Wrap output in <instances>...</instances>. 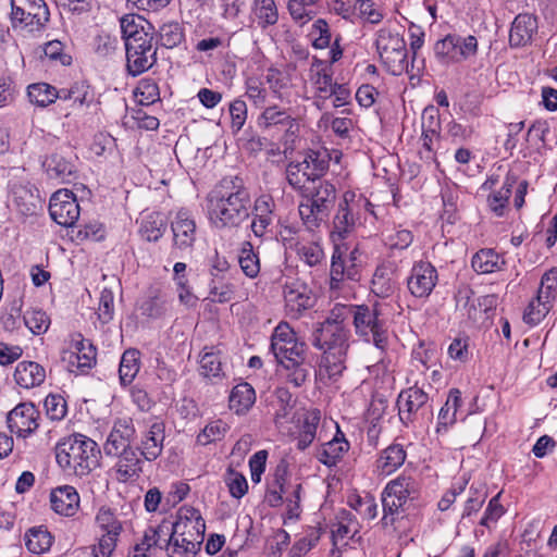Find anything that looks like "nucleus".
<instances>
[{
    "label": "nucleus",
    "instance_id": "obj_1",
    "mask_svg": "<svg viewBox=\"0 0 557 557\" xmlns=\"http://www.w3.org/2000/svg\"><path fill=\"white\" fill-rule=\"evenodd\" d=\"M250 191L238 176L224 177L206 197L208 221L219 231L239 228L250 218Z\"/></svg>",
    "mask_w": 557,
    "mask_h": 557
},
{
    "label": "nucleus",
    "instance_id": "obj_2",
    "mask_svg": "<svg viewBox=\"0 0 557 557\" xmlns=\"http://www.w3.org/2000/svg\"><path fill=\"white\" fill-rule=\"evenodd\" d=\"M270 350L278 374L287 384L301 387L308 380L310 363L307 361V344L301 341L287 322H280L271 335Z\"/></svg>",
    "mask_w": 557,
    "mask_h": 557
},
{
    "label": "nucleus",
    "instance_id": "obj_3",
    "mask_svg": "<svg viewBox=\"0 0 557 557\" xmlns=\"http://www.w3.org/2000/svg\"><path fill=\"white\" fill-rule=\"evenodd\" d=\"M120 26L125 44L126 71L133 77L139 76L157 62L154 27L134 14L123 15L120 18Z\"/></svg>",
    "mask_w": 557,
    "mask_h": 557
},
{
    "label": "nucleus",
    "instance_id": "obj_4",
    "mask_svg": "<svg viewBox=\"0 0 557 557\" xmlns=\"http://www.w3.org/2000/svg\"><path fill=\"white\" fill-rule=\"evenodd\" d=\"M205 520L198 509L183 506L172 523L170 557H194L203 542Z\"/></svg>",
    "mask_w": 557,
    "mask_h": 557
},
{
    "label": "nucleus",
    "instance_id": "obj_5",
    "mask_svg": "<svg viewBox=\"0 0 557 557\" xmlns=\"http://www.w3.org/2000/svg\"><path fill=\"white\" fill-rule=\"evenodd\" d=\"M350 337L348 326L317 327L312 345L323 351L322 362L330 379L341 376L346 369Z\"/></svg>",
    "mask_w": 557,
    "mask_h": 557
},
{
    "label": "nucleus",
    "instance_id": "obj_6",
    "mask_svg": "<svg viewBox=\"0 0 557 557\" xmlns=\"http://www.w3.org/2000/svg\"><path fill=\"white\" fill-rule=\"evenodd\" d=\"M355 333L358 337L377 349L385 351L388 346V327L382 317L381 304L355 305L352 317Z\"/></svg>",
    "mask_w": 557,
    "mask_h": 557
},
{
    "label": "nucleus",
    "instance_id": "obj_7",
    "mask_svg": "<svg viewBox=\"0 0 557 557\" xmlns=\"http://www.w3.org/2000/svg\"><path fill=\"white\" fill-rule=\"evenodd\" d=\"M373 205L361 194L346 190L338 203V209L333 218L331 239L334 244L344 240L355 230L361 211H368L374 215Z\"/></svg>",
    "mask_w": 557,
    "mask_h": 557
},
{
    "label": "nucleus",
    "instance_id": "obj_8",
    "mask_svg": "<svg viewBox=\"0 0 557 557\" xmlns=\"http://www.w3.org/2000/svg\"><path fill=\"white\" fill-rule=\"evenodd\" d=\"M375 47L380 61L388 73L395 76L409 73L406 41L399 33L389 27L379 29Z\"/></svg>",
    "mask_w": 557,
    "mask_h": 557
},
{
    "label": "nucleus",
    "instance_id": "obj_9",
    "mask_svg": "<svg viewBox=\"0 0 557 557\" xmlns=\"http://www.w3.org/2000/svg\"><path fill=\"white\" fill-rule=\"evenodd\" d=\"M49 9L44 0H11V23L23 35H36L47 26Z\"/></svg>",
    "mask_w": 557,
    "mask_h": 557
},
{
    "label": "nucleus",
    "instance_id": "obj_10",
    "mask_svg": "<svg viewBox=\"0 0 557 557\" xmlns=\"http://www.w3.org/2000/svg\"><path fill=\"white\" fill-rule=\"evenodd\" d=\"M429 399V394L423 388L418 387L417 382L413 386L401 391L397 397L400 422L408 428L432 416Z\"/></svg>",
    "mask_w": 557,
    "mask_h": 557
},
{
    "label": "nucleus",
    "instance_id": "obj_11",
    "mask_svg": "<svg viewBox=\"0 0 557 557\" xmlns=\"http://www.w3.org/2000/svg\"><path fill=\"white\" fill-rule=\"evenodd\" d=\"M257 126L263 132L282 133L286 141L293 140L299 131L293 110L278 104L265 106L257 117Z\"/></svg>",
    "mask_w": 557,
    "mask_h": 557
},
{
    "label": "nucleus",
    "instance_id": "obj_12",
    "mask_svg": "<svg viewBox=\"0 0 557 557\" xmlns=\"http://www.w3.org/2000/svg\"><path fill=\"white\" fill-rule=\"evenodd\" d=\"M456 301L457 308L475 325H485L497 307L496 295L474 297V292L469 287L458 290Z\"/></svg>",
    "mask_w": 557,
    "mask_h": 557
},
{
    "label": "nucleus",
    "instance_id": "obj_13",
    "mask_svg": "<svg viewBox=\"0 0 557 557\" xmlns=\"http://www.w3.org/2000/svg\"><path fill=\"white\" fill-rule=\"evenodd\" d=\"M421 482L410 473L403 472L387 482L381 493V500L398 507L410 508L421 497Z\"/></svg>",
    "mask_w": 557,
    "mask_h": 557
},
{
    "label": "nucleus",
    "instance_id": "obj_14",
    "mask_svg": "<svg viewBox=\"0 0 557 557\" xmlns=\"http://www.w3.org/2000/svg\"><path fill=\"white\" fill-rule=\"evenodd\" d=\"M283 297L286 314L292 319H299L305 311L313 308L317 301L312 289L298 278L285 282Z\"/></svg>",
    "mask_w": 557,
    "mask_h": 557
},
{
    "label": "nucleus",
    "instance_id": "obj_15",
    "mask_svg": "<svg viewBox=\"0 0 557 557\" xmlns=\"http://www.w3.org/2000/svg\"><path fill=\"white\" fill-rule=\"evenodd\" d=\"M100 449L98 444L79 433L72 434V468L76 475L83 476L98 467Z\"/></svg>",
    "mask_w": 557,
    "mask_h": 557
},
{
    "label": "nucleus",
    "instance_id": "obj_16",
    "mask_svg": "<svg viewBox=\"0 0 557 557\" xmlns=\"http://www.w3.org/2000/svg\"><path fill=\"white\" fill-rule=\"evenodd\" d=\"M438 281L436 268L429 261L413 263L407 277V287L416 298H426L431 295Z\"/></svg>",
    "mask_w": 557,
    "mask_h": 557
},
{
    "label": "nucleus",
    "instance_id": "obj_17",
    "mask_svg": "<svg viewBox=\"0 0 557 557\" xmlns=\"http://www.w3.org/2000/svg\"><path fill=\"white\" fill-rule=\"evenodd\" d=\"M360 267L358 263H349L346 258V250L341 244H334V250L330 267V289L341 290L345 281H359Z\"/></svg>",
    "mask_w": 557,
    "mask_h": 557
},
{
    "label": "nucleus",
    "instance_id": "obj_18",
    "mask_svg": "<svg viewBox=\"0 0 557 557\" xmlns=\"http://www.w3.org/2000/svg\"><path fill=\"white\" fill-rule=\"evenodd\" d=\"M309 81L313 88L314 104L322 110L326 100H329V92L335 84L331 66H327L325 61L314 57L309 69Z\"/></svg>",
    "mask_w": 557,
    "mask_h": 557
},
{
    "label": "nucleus",
    "instance_id": "obj_19",
    "mask_svg": "<svg viewBox=\"0 0 557 557\" xmlns=\"http://www.w3.org/2000/svg\"><path fill=\"white\" fill-rule=\"evenodd\" d=\"M173 248L181 251L191 250L197 238V225L193 214L181 209L171 222Z\"/></svg>",
    "mask_w": 557,
    "mask_h": 557
},
{
    "label": "nucleus",
    "instance_id": "obj_20",
    "mask_svg": "<svg viewBox=\"0 0 557 557\" xmlns=\"http://www.w3.org/2000/svg\"><path fill=\"white\" fill-rule=\"evenodd\" d=\"M275 201L269 194H262L251 201L250 228L256 237H264L271 233L274 221Z\"/></svg>",
    "mask_w": 557,
    "mask_h": 557
},
{
    "label": "nucleus",
    "instance_id": "obj_21",
    "mask_svg": "<svg viewBox=\"0 0 557 557\" xmlns=\"http://www.w3.org/2000/svg\"><path fill=\"white\" fill-rule=\"evenodd\" d=\"M39 413L30 403L18 404L7 416V424L11 433L18 437H26L38 428Z\"/></svg>",
    "mask_w": 557,
    "mask_h": 557
},
{
    "label": "nucleus",
    "instance_id": "obj_22",
    "mask_svg": "<svg viewBox=\"0 0 557 557\" xmlns=\"http://www.w3.org/2000/svg\"><path fill=\"white\" fill-rule=\"evenodd\" d=\"M135 433L136 430L132 418L124 417L115 419L104 444V453L108 456H117L122 450L131 448L129 443L135 436Z\"/></svg>",
    "mask_w": 557,
    "mask_h": 557
},
{
    "label": "nucleus",
    "instance_id": "obj_23",
    "mask_svg": "<svg viewBox=\"0 0 557 557\" xmlns=\"http://www.w3.org/2000/svg\"><path fill=\"white\" fill-rule=\"evenodd\" d=\"M294 70L289 65L283 69L272 65L265 70L264 82L269 91L282 102L290 95V89L294 87Z\"/></svg>",
    "mask_w": 557,
    "mask_h": 557
},
{
    "label": "nucleus",
    "instance_id": "obj_24",
    "mask_svg": "<svg viewBox=\"0 0 557 557\" xmlns=\"http://www.w3.org/2000/svg\"><path fill=\"white\" fill-rule=\"evenodd\" d=\"M350 444L346 440L345 434L336 424V433L334 437L317 447L314 457L324 466L335 467L349 450Z\"/></svg>",
    "mask_w": 557,
    "mask_h": 557
},
{
    "label": "nucleus",
    "instance_id": "obj_25",
    "mask_svg": "<svg viewBox=\"0 0 557 557\" xmlns=\"http://www.w3.org/2000/svg\"><path fill=\"white\" fill-rule=\"evenodd\" d=\"M382 502L383 516L380 520L381 528L387 534H393L398 537L407 534L408 518L406 511L409 508L398 507L395 504L384 500Z\"/></svg>",
    "mask_w": 557,
    "mask_h": 557
},
{
    "label": "nucleus",
    "instance_id": "obj_26",
    "mask_svg": "<svg viewBox=\"0 0 557 557\" xmlns=\"http://www.w3.org/2000/svg\"><path fill=\"white\" fill-rule=\"evenodd\" d=\"M406 459L405 446L394 442L379 453L375 460V471L379 475H391L405 463Z\"/></svg>",
    "mask_w": 557,
    "mask_h": 557
},
{
    "label": "nucleus",
    "instance_id": "obj_27",
    "mask_svg": "<svg viewBox=\"0 0 557 557\" xmlns=\"http://www.w3.org/2000/svg\"><path fill=\"white\" fill-rule=\"evenodd\" d=\"M537 32V20L529 13L518 14L511 23L509 45L512 48L527 46Z\"/></svg>",
    "mask_w": 557,
    "mask_h": 557
},
{
    "label": "nucleus",
    "instance_id": "obj_28",
    "mask_svg": "<svg viewBox=\"0 0 557 557\" xmlns=\"http://www.w3.org/2000/svg\"><path fill=\"white\" fill-rule=\"evenodd\" d=\"M165 425L161 421L153 422L141 436L139 450L147 461L156 460L163 450Z\"/></svg>",
    "mask_w": 557,
    "mask_h": 557
},
{
    "label": "nucleus",
    "instance_id": "obj_29",
    "mask_svg": "<svg viewBox=\"0 0 557 557\" xmlns=\"http://www.w3.org/2000/svg\"><path fill=\"white\" fill-rule=\"evenodd\" d=\"M395 272L396 268L392 262L379 264L371 280V292L380 298L391 297L397 288Z\"/></svg>",
    "mask_w": 557,
    "mask_h": 557
},
{
    "label": "nucleus",
    "instance_id": "obj_30",
    "mask_svg": "<svg viewBox=\"0 0 557 557\" xmlns=\"http://www.w3.org/2000/svg\"><path fill=\"white\" fill-rule=\"evenodd\" d=\"M250 20L258 28L265 30L275 26L280 20L275 0H251Z\"/></svg>",
    "mask_w": 557,
    "mask_h": 557
},
{
    "label": "nucleus",
    "instance_id": "obj_31",
    "mask_svg": "<svg viewBox=\"0 0 557 557\" xmlns=\"http://www.w3.org/2000/svg\"><path fill=\"white\" fill-rule=\"evenodd\" d=\"M13 203L24 215H33L41 207L38 189L30 184H17L12 187Z\"/></svg>",
    "mask_w": 557,
    "mask_h": 557
},
{
    "label": "nucleus",
    "instance_id": "obj_32",
    "mask_svg": "<svg viewBox=\"0 0 557 557\" xmlns=\"http://www.w3.org/2000/svg\"><path fill=\"white\" fill-rule=\"evenodd\" d=\"M503 255L493 248H481L471 258V267L478 274H492L506 268Z\"/></svg>",
    "mask_w": 557,
    "mask_h": 557
},
{
    "label": "nucleus",
    "instance_id": "obj_33",
    "mask_svg": "<svg viewBox=\"0 0 557 557\" xmlns=\"http://www.w3.org/2000/svg\"><path fill=\"white\" fill-rule=\"evenodd\" d=\"M46 379V370L35 361H21L14 371V380L23 388L41 385Z\"/></svg>",
    "mask_w": 557,
    "mask_h": 557
},
{
    "label": "nucleus",
    "instance_id": "obj_34",
    "mask_svg": "<svg viewBox=\"0 0 557 557\" xmlns=\"http://www.w3.org/2000/svg\"><path fill=\"white\" fill-rule=\"evenodd\" d=\"M117 456V480L121 482H128L138 479L143 472L144 461L139 458L137 453L131 447L122 450Z\"/></svg>",
    "mask_w": 557,
    "mask_h": 557
},
{
    "label": "nucleus",
    "instance_id": "obj_35",
    "mask_svg": "<svg viewBox=\"0 0 557 557\" xmlns=\"http://www.w3.org/2000/svg\"><path fill=\"white\" fill-rule=\"evenodd\" d=\"M199 373L210 380H222L224 377L221 361V349L219 346H206L200 354Z\"/></svg>",
    "mask_w": 557,
    "mask_h": 557
},
{
    "label": "nucleus",
    "instance_id": "obj_36",
    "mask_svg": "<svg viewBox=\"0 0 557 557\" xmlns=\"http://www.w3.org/2000/svg\"><path fill=\"white\" fill-rule=\"evenodd\" d=\"M462 406L461 392L458 388H451L448 392L447 399L441 408L437 417L436 432H447L457 421V411Z\"/></svg>",
    "mask_w": 557,
    "mask_h": 557
},
{
    "label": "nucleus",
    "instance_id": "obj_37",
    "mask_svg": "<svg viewBox=\"0 0 557 557\" xmlns=\"http://www.w3.org/2000/svg\"><path fill=\"white\" fill-rule=\"evenodd\" d=\"M79 339H75V355L76 362L72 361V367L75 366L76 374H87L97 363V348L89 339H85L81 334L77 335Z\"/></svg>",
    "mask_w": 557,
    "mask_h": 557
},
{
    "label": "nucleus",
    "instance_id": "obj_38",
    "mask_svg": "<svg viewBox=\"0 0 557 557\" xmlns=\"http://www.w3.org/2000/svg\"><path fill=\"white\" fill-rule=\"evenodd\" d=\"M256 403L255 388L247 382L235 385L228 397V406L236 414L247 413Z\"/></svg>",
    "mask_w": 557,
    "mask_h": 557
},
{
    "label": "nucleus",
    "instance_id": "obj_39",
    "mask_svg": "<svg viewBox=\"0 0 557 557\" xmlns=\"http://www.w3.org/2000/svg\"><path fill=\"white\" fill-rule=\"evenodd\" d=\"M166 231V222L160 212H150L141 216L138 234L145 242H158Z\"/></svg>",
    "mask_w": 557,
    "mask_h": 557
},
{
    "label": "nucleus",
    "instance_id": "obj_40",
    "mask_svg": "<svg viewBox=\"0 0 557 557\" xmlns=\"http://www.w3.org/2000/svg\"><path fill=\"white\" fill-rule=\"evenodd\" d=\"M298 212L302 225L310 232L319 230L330 216V212L318 207L306 197H302L298 206Z\"/></svg>",
    "mask_w": 557,
    "mask_h": 557
},
{
    "label": "nucleus",
    "instance_id": "obj_41",
    "mask_svg": "<svg viewBox=\"0 0 557 557\" xmlns=\"http://www.w3.org/2000/svg\"><path fill=\"white\" fill-rule=\"evenodd\" d=\"M51 219L65 228L70 227V189L62 188L52 194L49 203Z\"/></svg>",
    "mask_w": 557,
    "mask_h": 557
},
{
    "label": "nucleus",
    "instance_id": "obj_42",
    "mask_svg": "<svg viewBox=\"0 0 557 557\" xmlns=\"http://www.w3.org/2000/svg\"><path fill=\"white\" fill-rule=\"evenodd\" d=\"M336 195L334 184L329 181H319L304 197L331 213L336 201Z\"/></svg>",
    "mask_w": 557,
    "mask_h": 557
},
{
    "label": "nucleus",
    "instance_id": "obj_43",
    "mask_svg": "<svg viewBox=\"0 0 557 557\" xmlns=\"http://www.w3.org/2000/svg\"><path fill=\"white\" fill-rule=\"evenodd\" d=\"M140 357L141 354L136 348H128L122 354L119 367L121 385L126 386L134 381L141 367Z\"/></svg>",
    "mask_w": 557,
    "mask_h": 557
},
{
    "label": "nucleus",
    "instance_id": "obj_44",
    "mask_svg": "<svg viewBox=\"0 0 557 557\" xmlns=\"http://www.w3.org/2000/svg\"><path fill=\"white\" fill-rule=\"evenodd\" d=\"M517 183V177L515 175L508 174L505 177L503 186L488 195L487 197V206L490 210L496 215V216H504L505 210L507 208L509 198L512 193V187Z\"/></svg>",
    "mask_w": 557,
    "mask_h": 557
},
{
    "label": "nucleus",
    "instance_id": "obj_45",
    "mask_svg": "<svg viewBox=\"0 0 557 557\" xmlns=\"http://www.w3.org/2000/svg\"><path fill=\"white\" fill-rule=\"evenodd\" d=\"M171 532L172 525L163 522L157 528L149 527L145 531L141 540L146 544H150V547H153L156 553L158 549L166 548L168 554L170 555V548H172Z\"/></svg>",
    "mask_w": 557,
    "mask_h": 557
},
{
    "label": "nucleus",
    "instance_id": "obj_46",
    "mask_svg": "<svg viewBox=\"0 0 557 557\" xmlns=\"http://www.w3.org/2000/svg\"><path fill=\"white\" fill-rule=\"evenodd\" d=\"M320 419L321 418H320L319 410L308 412L305 416L302 424L300 425V430L296 437V440H297L296 446L299 450L307 449L315 440L317 430H318V425L320 423Z\"/></svg>",
    "mask_w": 557,
    "mask_h": 557
},
{
    "label": "nucleus",
    "instance_id": "obj_47",
    "mask_svg": "<svg viewBox=\"0 0 557 557\" xmlns=\"http://www.w3.org/2000/svg\"><path fill=\"white\" fill-rule=\"evenodd\" d=\"M72 107L78 112L84 113V107L87 113L95 115L98 110V104L95 102L94 94L89 90V86L84 82H76L72 86Z\"/></svg>",
    "mask_w": 557,
    "mask_h": 557
},
{
    "label": "nucleus",
    "instance_id": "obj_48",
    "mask_svg": "<svg viewBox=\"0 0 557 557\" xmlns=\"http://www.w3.org/2000/svg\"><path fill=\"white\" fill-rule=\"evenodd\" d=\"M25 545L33 554H42L47 552L52 545V535L42 525L30 528L25 533Z\"/></svg>",
    "mask_w": 557,
    "mask_h": 557
},
{
    "label": "nucleus",
    "instance_id": "obj_49",
    "mask_svg": "<svg viewBox=\"0 0 557 557\" xmlns=\"http://www.w3.org/2000/svg\"><path fill=\"white\" fill-rule=\"evenodd\" d=\"M238 264L243 273L249 278H256L260 273V259L250 242L245 240L242 244L238 253Z\"/></svg>",
    "mask_w": 557,
    "mask_h": 557
},
{
    "label": "nucleus",
    "instance_id": "obj_50",
    "mask_svg": "<svg viewBox=\"0 0 557 557\" xmlns=\"http://www.w3.org/2000/svg\"><path fill=\"white\" fill-rule=\"evenodd\" d=\"M269 88L265 82L257 76H249L245 81V96L256 109H263L269 98Z\"/></svg>",
    "mask_w": 557,
    "mask_h": 557
},
{
    "label": "nucleus",
    "instance_id": "obj_51",
    "mask_svg": "<svg viewBox=\"0 0 557 557\" xmlns=\"http://www.w3.org/2000/svg\"><path fill=\"white\" fill-rule=\"evenodd\" d=\"M96 523L103 534L119 537L123 531V523L113 509L100 507L96 516Z\"/></svg>",
    "mask_w": 557,
    "mask_h": 557
},
{
    "label": "nucleus",
    "instance_id": "obj_52",
    "mask_svg": "<svg viewBox=\"0 0 557 557\" xmlns=\"http://www.w3.org/2000/svg\"><path fill=\"white\" fill-rule=\"evenodd\" d=\"M459 42V35L448 34L436 41L434 53L437 61L444 65L456 64V45Z\"/></svg>",
    "mask_w": 557,
    "mask_h": 557
},
{
    "label": "nucleus",
    "instance_id": "obj_53",
    "mask_svg": "<svg viewBox=\"0 0 557 557\" xmlns=\"http://www.w3.org/2000/svg\"><path fill=\"white\" fill-rule=\"evenodd\" d=\"M27 95L30 102L39 106L47 107L54 102L57 98H61L55 87L47 83H35L28 86Z\"/></svg>",
    "mask_w": 557,
    "mask_h": 557
},
{
    "label": "nucleus",
    "instance_id": "obj_54",
    "mask_svg": "<svg viewBox=\"0 0 557 557\" xmlns=\"http://www.w3.org/2000/svg\"><path fill=\"white\" fill-rule=\"evenodd\" d=\"M228 430V424L221 419L210 421L197 435L196 443L201 446H207L211 443L222 441Z\"/></svg>",
    "mask_w": 557,
    "mask_h": 557
},
{
    "label": "nucleus",
    "instance_id": "obj_55",
    "mask_svg": "<svg viewBox=\"0 0 557 557\" xmlns=\"http://www.w3.org/2000/svg\"><path fill=\"white\" fill-rule=\"evenodd\" d=\"M115 148V139L108 133H97L87 146V158L97 159L112 153Z\"/></svg>",
    "mask_w": 557,
    "mask_h": 557
},
{
    "label": "nucleus",
    "instance_id": "obj_56",
    "mask_svg": "<svg viewBox=\"0 0 557 557\" xmlns=\"http://www.w3.org/2000/svg\"><path fill=\"white\" fill-rule=\"evenodd\" d=\"M309 38L314 49H326L332 42V32L329 23L324 18H318L313 22Z\"/></svg>",
    "mask_w": 557,
    "mask_h": 557
},
{
    "label": "nucleus",
    "instance_id": "obj_57",
    "mask_svg": "<svg viewBox=\"0 0 557 557\" xmlns=\"http://www.w3.org/2000/svg\"><path fill=\"white\" fill-rule=\"evenodd\" d=\"M135 97L141 106H150L160 100V89L152 78H143L134 90Z\"/></svg>",
    "mask_w": 557,
    "mask_h": 557
},
{
    "label": "nucleus",
    "instance_id": "obj_58",
    "mask_svg": "<svg viewBox=\"0 0 557 557\" xmlns=\"http://www.w3.org/2000/svg\"><path fill=\"white\" fill-rule=\"evenodd\" d=\"M319 0H288L287 9L292 18L299 24H306L314 15L313 7Z\"/></svg>",
    "mask_w": 557,
    "mask_h": 557
},
{
    "label": "nucleus",
    "instance_id": "obj_59",
    "mask_svg": "<svg viewBox=\"0 0 557 557\" xmlns=\"http://www.w3.org/2000/svg\"><path fill=\"white\" fill-rule=\"evenodd\" d=\"M286 178L288 184L296 190L305 187L306 183L314 180L308 171V165L302 162H292L286 168Z\"/></svg>",
    "mask_w": 557,
    "mask_h": 557
},
{
    "label": "nucleus",
    "instance_id": "obj_60",
    "mask_svg": "<svg viewBox=\"0 0 557 557\" xmlns=\"http://www.w3.org/2000/svg\"><path fill=\"white\" fill-rule=\"evenodd\" d=\"M184 37L183 27L177 22L165 23L159 29L161 45L168 49L181 45Z\"/></svg>",
    "mask_w": 557,
    "mask_h": 557
},
{
    "label": "nucleus",
    "instance_id": "obj_61",
    "mask_svg": "<svg viewBox=\"0 0 557 557\" xmlns=\"http://www.w3.org/2000/svg\"><path fill=\"white\" fill-rule=\"evenodd\" d=\"M355 305L336 304L329 312L326 319L319 325L322 326H348L347 321L354 317Z\"/></svg>",
    "mask_w": 557,
    "mask_h": 557
},
{
    "label": "nucleus",
    "instance_id": "obj_62",
    "mask_svg": "<svg viewBox=\"0 0 557 557\" xmlns=\"http://www.w3.org/2000/svg\"><path fill=\"white\" fill-rule=\"evenodd\" d=\"M550 308L552 304L548 300L536 296L525 309L523 321L529 325H537L546 317Z\"/></svg>",
    "mask_w": 557,
    "mask_h": 557
},
{
    "label": "nucleus",
    "instance_id": "obj_63",
    "mask_svg": "<svg viewBox=\"0 0 557 557\" xmlns=\"http://www.w3.org/2000/svg\"><path fill=\"white\" fill-rule=\"evenodd\" d=\"M235 286L223 282V278H211L209 283V297L213 302L224 304L234 298Z\"/></svg>",
    "mask_w": 557,
    "mask_h": 557
},
{
    "label": "nucleus",
    "instance_id": "obj_64",
    "mask_svg": "<svg viewBox=\"0 0 557 557\" xmlns=\"http://www.w3.org/2000/svg\"><path fill=\"white\" fill-rule=\"evenodd\" d=\"M302 163L308 165V171L315 181L323 176L329 170L330 158L326 152L311 151L307 154Z\"/></svg>",
    "mask_w": 557,
    "mask_h": 557
}]
</instances>
